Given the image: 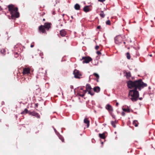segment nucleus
<instances>
[{
    "mask_svg": "<svg viewBox=\"0 0 155 155\" xmlns=\"http://www.w3.org/2000/svg\"><path fill=\"white\" fill-rule=\"evenodd\" d=\"M28 109L26 108H25V109L23 111L21 112V114H27V113H28Z\"/></svg>",
    "mask_w": 155,
    "mask_h": 155,
    "instance_id": "obj_21",
    "label": "nucleus"
},
{
    "mask_svg": "<svg viewBox=\"0 0 155 155\" xmlns=\"http://www.w3.org/2000/svg\"><path fill=\"white\" fill-rule=\"evenodd\" d=\"M83 10L84 12H87L90 11L91 9L89 8V6H85L84 7Z\"/></svg>",
    "mask_w": 155,
    "mask_h": 155,
    "instance_id": "obj_12",
    "label": "nucleus"
},
{
    "mask_svg": "<svg viewBox=\"0 0 155 155\" xmlns=\"http://www.w3.org/2000/svg\"><path fill=\"white\" fill-rule=\"evenodd\" d=\"M74 8L76 10H79L80 9V5L78 4H76L74 5Z\"/></svg>",
    "mask_w": 155,
    "mask_h": 155,
    "instance_id": "obj_17",
    "label": "nucleus"
},
{
    "mask_svg": "<svg viewBox=\"0 0 155 155\" xmlns=\"http://www.w3.org/2000/svg\"><path fill=\"white\" fill-rule=\"evenodd\" d=\"M111 123L112 125L115 128L116 127V125H115V124L116 123V122L115 121H111Z\"/></svg>",
    "mask_w": 155,
    "mask_h": 155,
    "instance_id": "obj_19",
    "label": "nucleus"
},
{
    "mask_svg": "<svg viewBox=\"0 0 155 155\" xmlns=\"http://www.w3.org/2000/svg\"><path fill=\"white\" fill-rule=\"evenodd\" d=\"M143 99V98L142 97H139L138 98V99H139L140 100H141Z\"/></svg>",
    "mask_w": 155,
    "mask_h": 155,
    "instance_id": "obj_37",
    "label": "nucleus"
},
{
    "mask_svg": "<svg viewBox=\"0 0 155 155\" xmlns=\"http://www.w3.org/2000/svg\"><path fill=\"white\" fill-rule=\"evenodd\" d=\"M93 74L95 76V77H96V78L97 79H98L99 78V75L98 74H97V73H94Z\"/></svg>",
    "mask_w": 155,
    "mask_h": 155,
    "instance_id": "obj_27",
    "label": "nucleus"
},
{
    "mask_svg": "<svg viewBox=\"0 0 155 155\" xmlns=\"http://www.w3.org/2000/svg\"><path fill=\"white\" fill-rule=\"evenodd\" d=\"M71 88H72L73 87V86H71Z\"/></svg>",
    "mask_w": 155,
    "mask_h": 155,
    "instance_id": "obj_44",
    "label": "nucleus"
},
{
    "mask_svg": "<svg viewBox=\"0 0 155 155\" xmlns=\"http://www.w3.org/2000/svg\"><path fill=\"white\" fill-rule=\"evenodd\" d=\"M114 41L117 44H119L122 42V38L119 36L116 37L114 38Z\"/></svg>",
    "mask_w": 155,
    "mask_h": 155,
    "instance_id": "obj_7",
    "label": "nucleus"
},
{
    "mask_svg": "<svg viewBox=\"0 0 155 155\" xmlns=\"http://www.w3.org/2000/svg\"><path fill=\"white\" fill-rule=\"evenodd\" d=\"M101 143H102V144H103V142H101Z\"/></svg>",
    "mask_w": 155,
    "mask_h": 155,
    "instance_id": "obj_47",
    "label": "nucleus"
},
{
    "mask_svg": "<svg viewBox=\"0 0 155 155\" xmlns=\"http://www.w3.org/2000/svg\"><path fill=\"white\" fill-rule=\"evenodd\" d=\"M101 28V26H98L97 27V29H99V28Z\"/></svg>",
    "mask_w": 155,
    "mask_h": 155,
    "instance_id": "obj_39",
    "label": "nucleus"
},
{
    "mask_svg": "<svg viewBox=\"0 0 155 155\" xmlns=\"http://www.w3.org/2000/svg\"><path fill=\"white\" fill-rule=\"evenodd\" d=\"M0 52L3 55H5L6 53V50L5 49L3 48L1 50Z\"/></svg>",
    "mask_w": 155,
    "mask_h": 155,
    "instance_id": "obj_18",
    "label": "nucleus"
},
{
    "mask_svg": "<svg viewBox=\"0 0 155 155\" xmlns=\"http://www.w3.org/2000/svg\"><path fill=\"white\" fill-rule=\"evenodd\" d=\"M106 24L107 25H110V20H108L106 21Z\"/></svg>",
    "mask_w": 155,
    "mask_h": 155,
    "instance_id": "obj_28",
    "label": "nucleus"
},
{
    "mask_svg": "<svg viewBox=\"0 0 155 155\" xmlns=\"http://www.w3.org/2000/svg\"><path fill=\"white\" fill-rule=\"evenodd\" d=\"M99 48V46L98 45H97L95 46V48L96 50H97Z\"/></svg>",
    "mask_w": 155,
    "mask_h": 155,
    "instance_id": "obj_33",
    "label": "nucleus"
},
{
    "mask_svg": "<svg viewBox=\"0 0 155 155\" xmlns=\"http://www.w3.org/2000/svg\"><path fill=\"white\" fill-rule=\"evenodd\" d=\"M45 20V19L44 18V19H43V21H44Z\"/></svg>",
    "mask_w": 155,
    "mask_h": 155,
    "instance_id": "obj_46",
    "label": "nucleus"
},
{
    "mask_svg": "<svg viewBox=\"0 0 155 155\" xmlns=\"http://www.w3.org/2000/svg\"><path fill=\"white\" fill-rule=\"evenodd\" d=\"M73 74L74 75V77L77 78H80L81 74L79 71L76 69L74 70L73 72Z\"/></svg>",
    "mask_w": 155,
    "mask_h": 155,
    "instance_id": "obj_6",
    "label": "nucleus"
},
{
    "mask_svg": "<svg viewBox=\"0 0 155 155\" xmlns=\"http://www.w3.org/2000/svg\"><path fill=\"white\" fill-rule=\"evenodd\" d=\"M125 75L126 76L127 78H129L131 76V74L130 72H126V73Z\"/></svg>",
    "mask_w": 155,
    "mask_h": 155,
    "instance_id": "obj_20",
    "label": "nucleus"
},
{
    "mask_svg": "<svg viewBox=\"0 0 155 155\" xmlns=\"http://www.w3.org/2000/svg\"><path fill=\"white\" fill-rule=\"evenodd\" d=\"M71 18L72 19L73 18V16H71Z\"/></svg>",
    "mask_w": 155,
    "mask_h": 155,
    "instance_id": "obj_45",
    "label": "nucleus"
},
{
    "mask_svg": "<svg viewBox=\"0 0 155 155\" xmlns=\"http://www.w3.org/2000/svg\"><path fill=\"white\" fill-rule=\"evenodd\" d=\"M84 123L87 124V127H88L89 126V121L88 118H85L84 120Z\"/></svg>",
    "mask_w": 155,
    "mask_h": 155,
    "instance_id": "obj_13",
    "label": "nucleus"
},
{
    "mask_svg": "<svg viewBox=\"0 0 155 155\" xmlns=\"http://www.w3.org/2000/svg\"><path fill=\"white\" fill-rule=\"evenodd\" d=\"M53 128H54V130L55 133L57 134H58V133L57 131L56 130V129L55 128H54L53 127Z\"/></svg>",
    "mask_w": 155,
    "mask_h": 155,
    "instance_id": "obj_30",
    "label": "nucleus"
},
{
    "mask_svg": "<svg viewBox=\"0 0 155 155\" xmlns=\"http://www.w3.org/2000/svg\"><path fill=\"white\" fill-rule=\"evenodd\" d=\"M105 108L108 110L109 113L111 114V113L113 111L112 107L110 104H108L106 105Z\"/></svg>",
    "mask_w": 155,
    "mask_h": 155,
    "instance_id": "obj_8",
    "label": "nucleus"
},
{
    "mask_svg": "<svg viewBox=\"0 0 155 155\" xmlns=\"http://www.w3.org/2000/svg\"><path fill=\"white\" fill-rule=\"evenodd\" d=\"M100 16L102 18H104L105 16V14H104L103 11H101L100 14Z\"/></svg>",
    "mask_w": 155,
    "mask_h": 155,
    "instance_id": "obj_23",
    "label": "nucleus"
},
{
    "mask_svg": "<svg viewBox=\"0 0 155 155\" xmlns=\"http://www.w3.org/2000/svg\"><path fill=\"white\" fill-rule=\"evenodd\" d=\"M133 124V125L136 127H137L138 126V122L137 120L134 121Z\"/></svg>",
    "mask_w": 155,
    "mask_h": 155,
    "instance_id": "obj_22",
    "label": "nucleus"
},
{
    "mask_svg": "<svg viewBox=\"0 0 155 155\" xmlns=\"http://www.w3.org/2000/svg\"><path fill=\"white\" fill-rule=\"evenodd\" d=\"M94 91L98 93L99 92L100 90V87H95L94 88Z\"/></svg>",
    "mask_w": 155,
    "mask_h": 155,
    "instance_id": "obj_15",
    "label": "nucleus"
},
{
    "mask_svg": "<svg viewBox=\"0 0 155 155\" xmlns=\"http://www.w3.org/2000/svg\"><path fill=\"white\" fill-rule=\"evenodd\" d=\"M127 58L128 59H130V54L127 52L126 54Z\"/></svg>",
    "mask_w": 155,
    "mask_h": 155,
    "instance_id": "obj_26",
    "label": "nucleus"
},
{
    "mask_svg": "<svg viewBox=\"0 0 155 155\" xmlns=\"http://www.w3.org/2000/svg\"><path fill=\"white\" fill-rule=\"evenodd\" d=\"M59 138L61 140L62 142H64V139L62 137H59Z\"/></svg>",
    "mask_w": 155,
    "mask_h": 155,
    "instance_id": "obj_29",
    "label": "nucleus"
},
{
    "mask_svg": "<svg viewBox=\"0 0 155 155\" xmlns=\"http://www.w3.org/2000/svg\"><path fill=\"white\" fill-rule=\"evenodd\" d=\"M43 68H41V69H39V71H41V70H43Z\"/></svg>",
    "mask_w": 155,
    "mask_h": 155,
    "instance_id": "obj_41",
    "label": "nucleus"
},
{
    "mask_svg": "<svg viewBox=\"0 0 155 155\" xmlns=\"http://www.w3.org/2000/svg\"><path fill=\"white\" fill-rule=\"evenodd\" d=\"M30 70L29 68H25L23 69V74H28L30 73Z\"/></svg>",
    "mask_w": 155,
    "mask_h": 155,
    "instance_id": "obj_9",
    "label": "nucleus"
},
{
    "mask_svg": "<svg viewBox=\"0 0 155 155\" xmlns=\"http://www.w3.org/2000/svg\"><path fill=\"white\" fill-rule=\"evenodd\" d=\"M118 104H119L118 103V102H117L116 103V106H118Z\"/></svg>",
    "mask_w": 155,
    "mask_h": 155,
    "instance_id": "obj_40",
    "label": "nucleus"
},
{
    "mask_svg": "<svg viewBox=\"0 0 155 155\" xmlns=\"http://www.w3.org/2000/svg\"><path fill=\"white\" fill-rule=\"evenodd\" d=\"M121 114L123 116H124L125 115V113L124 112H122Z\"/></svg>",
    "mask_w": 155,
    "mask_h": 155,
    "instance_id": "obj_34",
    "label": "nucleus"
},
{
    "mask_svg": "<svg viewBox=\"0 0 155 155\" xmlns=\"http://www.w3.org/2000/svg\"><path fill=\"white\" fill-rule=\"evenodd\" d=\"M127 84L129 88L134 89L130 90L128 94L129 97L133 102L137 101L139 96V93L137 89L140 90L142 88L147 86V84L144 83L141 79L134 81L130 80L127 82Z\"/></svg>",
    "mask_w": 155,
    "mask_h": 155,
    "instance_id": "obj_1",
    "label": "nucleus"
},
{
    "mask_svg": "<svg viewBox=\"0 0 155 155\" xmlns=\"http://www.w3.org/2000/svg\"><path fill=\"white\" fill-rule=\"evenodd\" d=\"M28 113L29 115H31L32 116H35L38 118H40V115L39 114L35 111H29L28 112Z\"/></svg>",
    "mask_w": 155,
    "mask_h": 155,
    "instance_id": "obj_5",
    "label": "nucleus"
},
{
    "mask_svg": "<svg viewBox=\"0 0 155 155\" xmlns=\"http://www.w3.org/2000/svg\"><path fill=\"white\" fill-rule=\"evenodd\" d=\"M81 61L83 60L82 63L84 64L85 63H88L92 60V58L89 57H83L82 59H81Z\"/></svg>",
    "mask_w": 155,
    "mask_h": 155,
    "instance_id": "obj_4",
    "label": "nucleus"
},
{
    "mask_svg": "<svg viewBox=\"0 0 155 155\" xmlns=\"http://www.w3.org/2000/svg\"><path fill=\"white\" fill-rule=\"evenodd\" d=\"M105 0H98V1L101 2H103L105 1Z\"/></svg>",
    "mask_w": 155,
    "mask_h": 155,
    "instance_id": "obj_36",
    "label": "nucleus"
},
{
    "mask_svg": "<svg viewBox=\"0 0 155 155\" xmlns=\"http://www.w3.org/2000/svg\"><path fill=\"white\" fill-rule=\"evenodd\" d=\"M86 90L88 91L89 90H91V87L90 84H87L86 86Z\"/></svg>",
    "mask_w": 155,
    "mask_h": 155,
    "instance_id": "obj_16",
    "label": "nucleus"
},
{
    "mask_svg": "<svg viewBox=\"0 0 155 155\" xmlns=\"http://www.w3.org/2000/svg\"><path fill=\"white\" fill-rule=\"evenodd\" d=\"M123 110L124 112H127L128 113L130 112V110L129 108H123Z\"/></svg>",
    "mask_w": 155,
    "mask_h": 155,
    "instance_id": "obj_24",
    "label": "nucleus"
},
{
    "mask_svg": "<svg viewBox=\"0 0 155 155\" xmlns=\"http://www.w3.org/2000/svg\"><path fill=\"white\" fill-rule=\"evenodd\" d=\"M87 91L88 92V93L90 94L91 96H93L94 94V92L93 91H91V90L88 91Z\"/></svg>",
    "mask_w": 155,
    "mask_h": 155,
    "instance_id": "obj_25",
    "label": "nucleus"
},
{
    "mask_svg": "<svg viewBox=\"0 0 155 155\" xmlns=\"http://www.w3.org/2000/svg\"><path fill=\"white\" fill-rule=\"evenodd\" d=\"M97 53L98 55H99L101 54V52L99 51H97Z\"/></svg>",
    "mask_w": 155,
    "mask_h": 155,
    "instance_id": "obj_35",
    "label": "nucleus"
},
{
    "mask_svg": "<svg viewBox=\"0 0 155 155\" xmlns=\"http://www.w3.org/2000/svg\"><path fill=\"white\" fill-rule=\"evenodd\" d=\"M105 133L104 132L103 134H99V137H100L102 139H105L106 138V136L105 135Z\"/></svg>",
    "mask_w": 155,
    "mask_h": 155,
    "instance_id": "obj_14",
    "label": "nucleus"
},
{
    "mask_svg": "<svg viewBox=\"0 0 155 155\" xmlns=\"http://www.w3.org/2000/svg\"><path fill=\"white\" fill-rule=\"evenodd\" d=\"M85 95L83 93L82 94H80V96L81 97H83Z\"/></svg>",
    "mask_w": 155,
    "mask_h": 155,
    "instance_id": "obj_32",
    "label": "nucleus"
},
{
    "mask_svg": "<svg viewBox=\"0 0 155 155\" xmlns=\"http://www.w3.org/2000/svg\"><path fill=\"white\" fill-rule=\"evenodd\" d=\"M64 14H63V15L64 16Z\"/></svg>",
    "mask_w": 155,
    "mask_h": 155,
    "instance_id": "obj_51",
    "label": "nucleus"
},
{
    "mask_svg": "<svg viewBox=\"0 0 155 155\" xmlns=\"http://www.w3.org/2000/svg\"><path fill=\"white\" fill-rule=\"evenodd\" d=\"M112 116V117H113V118H115V116L114 115H111Z\"/></svg>",
    "mask_w": 155,
    "mask_h": 155,
    "instance_id": "obj_42",
    "label": "nucleus"
},
{
    "mask_svg": "<svg viewBox=\"0 0 155 155\" xmlns=\"http://www.w3.org/2000/svg\"><path fill=\"white\" fill-rule=\"evenodd\" d=\"M51 24L50 23H45L44 25L40 26L39 28L40 31L42 33H45V29H46L48 30L49 28H51Z\"/></svg>",
    "mask_w": 155,
    "mask_h": 155,
    "instance_id": "obj_3",
    "label": "nucleus"
},
{
    "mask_svg": "<svg viewBox=\"0 0 155 155\" xmlns=\"http://www.w3.org/2000/svg\"><path fill=\"white\" fill-rule=\"evenodd\" d=\"M149 89H150V87H149Z\"/></svg>",
    "mask_w": 155,
    "mask_h": 155,
    "instance_id": "obj_50",
    "label": "nucleus"
},
{
    "mask_svg": "<svg viewBox=\"0 0 155 155\" xmlns=\"http://www.w3.org/2000/svg\"><path fill=\"white\" fill-rule=\"evenodd\" d=\"M17 48V46H15L14 47V48L15 49V54L18 55L21 53V50L20 48H18V49L17 50H16Z\"/></svg>",
    "mask_w": 155,
    "mask_h": 155,
    "instance_id": "obj_10",
    "label": "nucleus"
},
{
    "mask_svg": "<svg viewBox=\"0 0 155 155\" xmlns=\"http://www.w3.org/2000/svg\"><path fill=\"white\" fill-rule=\"evenodd\" d=\"M45 72H46V71H45V72H44L43 73H45Z\"/></svg>",
    "mask_w": 155,
    "mask_h": 155,
    "instance_id": "obj_48",
    "label": "nucleus"
},
{
    "mask_svg": "<svg viewBox=\"0 0 155 155\" xmlns=\"http://www.w3.org/2000/svg\"><path fill=\"white\" fill-rule=\"evenodd\" d=\"M149 56H150V57H152V54H150V55H149Z\"/></svg>",
    "mask_w": 155,
    "mask_h": 155,
    "instance_id": "obj_43",
    "label": "nucleus"
},
{
    "mask_svg": "<svg viewBox=\"0 0 155 155\" xmlns=\"http://www.w3.org/2000/svg\"><path fill=\"white\" fill-rule=\"evenodd\" d=\"M60 33L61 36L64 37L66 35V32L65 30L62 29L60 31Z\"/></svg>",
    "mask_w": 155,
    "mask_h": 155,
    "instance_id": "obj_11",
    "label": "nucleus"
},
{
    "mask_svg": "<svg viewBox=\"0 0 155 155\" xmlns=\"http://www.w3.org/2000/svg\"><path fill=\"white\" fill-rule=\"evenodd\" d=\"M8 8L12 18L13 17L18 18L19 17V14L18 12L17 8L15 7L13 5H8Z\"/></svg>",
    "mask_w": 155,
    "mask_h": 155,
    "instance_id": "obj_2",
    "label": "nucleus"
},
{
    "mask_svg": "<svg viewBox=\"0 0 155 155\" xmlns=\"http://www.w3.org/2000/svg\"><path fill=\"white\" fill-rule=\"evenodd\" d=\"M125 42H124V44H125Z\"/></svg>",
    "mask_w": 155,
    "mask_h": 155,
    "instance_id": "obj_49",
    "label": "nucleus"
},
{
    "mask_svg": "<svg viewBox=\"0 0 155 155\" xmlns=\"http://www.w3.org/2000/svg\"><path fill=\"white\" fill-rule=\"evenodd\" d=\"M87 90H84L83 91V94H86V93L87 92Z\"/></svg>",
    "mask_w": 155,
    "mask_h": 155,
    "instance_id": "obj_31",
    "label": "nucleus"
},
{
    "mask_svg": "<svg viewBox=\"0 0 155 155\" xmlns=\"http://www.w3.org/2000/svg\"><path fill=\"white\" fill-rule=\"evenodd\" d=\"M34 45H32V44L31 45V46H30L31 48H33L34 47Z\"/></svg>",
    "mask_w": 155,
    "mask_h": 155,
    "instance_id": "obj_38",
    "label": "nucleus"
}]
</instances>
